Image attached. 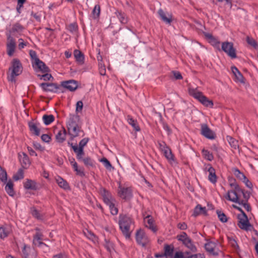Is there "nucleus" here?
I'll list each match as a JSON object with an SVG mask.
<instances>
[{
	"mask_svg": "<svg viewBox=\"0 0 258 258\" xmlns=\"http://www.w3.org/2000/svg\"><path fill=\"white\" fill-rule=\"evenodd\" d=\"M230 186L232 189L228 191L225 198L242 206L247 211H250L251 207L247 203L250 198V193L244 192L236 183H230Z\"/></svg>",
	"mask_w": 258,
	"mask_h": 258,
	"instance_id": "f257e3e1",
	"label": "nucleus"
},
{
	"mask_svg": "<svg viewBox=\"0 0 258 258\" xmlns=\"http://www.w3.org/2000/svg\"><path fill=\"white\" fill-rule=\"evenodd\" d=\"M79 120L80 118L78 115H73L71 116L68 122V130L71 140L78 137L79 133L82 132L81 127L78 123Z\"/></svg>",
	"mask_w": 258,
	"mask_h": 258,
	"instance_id": "f03ea898",
	"label": "nucleus"
},
{
	"mask_svg": "<svg viewBox=\"0 0 258 258\" xmlns=\"http://www.w3.org/2000/svg\"><path fill=\"white\" fill-rule=\"evenodd\" d=\"M188 93L190 96L198 100L204 106L213 108L214 105L213 101L204 95L202 92L199 91L197 88H189Z\"/></svg>",
	"mask_w": 258,
	"mask_h": 258,
	"instance_id": "7ed1b4c3",
	"label": "nucleus"
},
{
	"mask_svg": "<svg viewBox=\"0 0 258 258\" xmlns=\"http://www.w3.org/2000/svg\"><path fill=\"white\" fill-rule=\"evenodd\" d=\"M132 224L133 220L131 217L125 215H120L119 220V227L126 238H130V237L131 233L130 228Z\"/></svg>",
	"mask_w": 258,
	"mask_h": 258,
	"instance_id": "20e7f679",
	"label": "nucleus"
},
{
	"mask_svg": "<svg viewBox=\"0 0 258 258\" xmlns=\"http://www.w3.org/2000/svg\"><path fill=\"white\" fill-rule=\"evenodd\" d=\"M233 207L241 212V214L238 215L239 227L242 229L248 230L250 229L251 225L249 222L248 218L245 213L242 211L241 208L237 206H233Z\"/></svg>",
	"mask_w": 258,
	"mask_h": 258,
	"instance_id": "39448f33",
	"label": "nucleus"
},
{
	"mask_svg": "<svg viewBox=\"0 0 258 258\" xmlns=\"http://www.w3.org/2000/svg\"><path fill=\"white\" fill-rule=\"evenodd\" d=\"M11 70L12 72L9 80L13 82L15 81V77L20 75L22 72V66L19 59L15 58L13 60L12 67L10 68V70Z\"/></svg>",
	"mask_w": 258,
	"mask_h": 258,
	"instance_id": "423d86ee",
	"label": "nucleus"
},
{
	"mask_svg": "<svg viewBox=\"0 0 258 258\" xmlns=\"http://www.w3.org/2000/svg\"><path fill=\"white\" fill-rule=\"evenodd\" d=\"M221 50L223 51L231 58L236 57V49L233 46V43L231 42L225 41L222 43Z\"/></svg>",
	"mask_w": 258,
	"mask_h": 258,
	"instance_id": "0eeeda50",
	"label": "nucleus"
},
{
	"mask_svg": "<svg viewBox=\"0 0 258 258\" xmlns=\"http://www.w3.org/2000/svg\"><path fill=\"white\" fill-rule=\"evenodd\" d=\"M136 239L137 243L142 246L147 245L150 242L149 238L144 231L142 229H139L136 232Z\"/></svg>",
	"mask_w": 258,
	"mask_h": 258,
	"instance_id": "6e6552de",
	"label": "nucleus"
},
{
	"mask_svg": "<svg viewBox=\"0 0 258 258\" xmlns=\"http://www.w3.org/2000/svg\"><path fill=\"white\" fill-rule=\"evenodd\" d=\"M144 223L146 227L151 230L153 232H156L157 229L155 225V221L151 215H147L144 218Z\"/></svg>",
	"mask_w": 258,
	"mask_h": 258,
	"instance_id": "1a4fd4ad",
	"label": "nucleus"
},
{
	"mask_svg": "<svg viewBox=\"0 0 258 258\" xmlns=\"http://www.w3.org/2000/svg\"><path fill=\"white\" fill-rule=\"evenodd\" d=\"M201 134L209 139L212 140L215 138V133L205 123L201 124Z\"/></svg>",
	"mask_w": 258,
	"mask_h": 258,
	"instance_id": "9d476101",
	"label": "nucleus"
},
{
	"mask_svg": "<svg viewBox=\"0 0 258 258\" xmlns=\"http://www.w3.org/2000/svg\"><path fill=\"white\" fill-rule=\"evenodd\" d=\"M118 194L119 197L123 199L127 200L132 197V191L130 187H123L119 186Z\"/></svg>",
	"mask_w": 258,
	"mask_h": 258,
	"instance_id": "9b49d317",
	"label": "nucleus"
},
{
	"mask_svg": "<svg viewBox=\"0 0 258 258\" xmlns=\"http://www.w3.org/2000/svg\"><path fill=\"white\" fill-rule=\"evenodd\" d=\"M99 193L103 198L104 203L107 205L111 202H115L110 193L104 188L101 187L99 189Z\"/></svg>",
	"mask_w": 258,
	"mask_h": 258,
	"instance_id": "f8f14e48",
	"label": "nucleus"
},
{
	"mask_svg": "<svg viewBox=\"0 0 258 258\" xmlns=\"http://www.w3.org/2000/svg\"><path fill=\"white\" fill-rule=\"evenodd\" d=\"M37 231H39L38 229H36ZM42 235V234L38 231L36 234L34 236L33 242V244L37 246L42 247L45 249L47 248V245L41 241Z\"/></svg>",
	"mask_w": 258,
	"mask_h": 258,
	"instance_id": "ddd939ff",
	"label": "nucleus"
},
{
	"mask_svg": "<svg viewBox=\"0 0 258 258\" xmlns=\"http://www.w3.org/2000/svg\"><path fill=\"white\" fill-rule=\"evenodd\" d=\"M24 258H36V253L33 248L24 244L22 249Z\"/></svg>",
	"mask_w": 258,
	"mask_h": 258,
	"instance_id": "4468645a",
	"label": "nucleus"
},
{
	"mask_svg": "<svg viewBox=\"0 0 258 258\" xmlns=\"http://www.w3.org/2000/svg\"><path fill=\"white\" fill-rule=\"evenodd\" d=\"M8 42L7 44V53L10 56H12L15 51L16 48V43L14 39L11 36L8 37Z\"/></svg>",
	"mask_w": 258,
	"mask_h": 258,
	"instance_id": "2eb2a0df",
	"label": "nucleus"
},
{
	"mask_svg": "<svg viewBox=\"0 0 258 258\" xmlns=\"http://www.w3.org/2000/svg\"><path fill=\"white\" fill-rule=\"evenodd\" d=\"M205 37L209 40V42L212 45L221 50L220 46V42L215 37H214L211 34L205 32L204 33Z\"/></svg>",
	"mask_w": 258,
	"mask_h": 258,
	"instance_id": "dca6fc26",
	"label": "nucleus"
},
{
	"mask_svg": "<svg viewBox=\"0 0 258 258\" xmlns=\"http://www.w3.org/2000/svg\"><path fill=\"white\" fill-rule=\"evenodd\" d=\"M205 170L209 172L208 179L209 181L213 183H215L217 182V176L215 169L211 165L208 164L206 166Z\"/></svg>",
	"mask_w": 258,
	"mask_h": 258,
	"instance_id": "f3484780",
	"label": "nucleus"
},
{
	"mask_svg": "<svg viewBox=\"0 0 258 258\" xmlns=\"http://www.w3.org/2000/svg\"><path fill=\"white\" fill-rule=\"evenodd\" d=\"M165 157V158L168 160V162L172 166H176L177 164L176 160L175 159L174 156L172 154L171 149L168 148L162 152Z\"/></svg>",
	"mask_w": 258,
	"mask_h": 258,
	"instance_id": "a211bd4d",
	"label": "nucleus"
},
{
	"mask_svg": "<svg viewBox=\"0 0 258 258\" xmlns=\"http://www.w3.org/2000/svg\"><path fill=\"white\" fill-rule=\"evenodd\" d=\"M42 89L46 92H56L59 87L54 83H41L40 85Z\"/></svg>",
	"mask_w": 258,
	"mask_h": 258,
	"instance_id": "6ab92c4d",
	"label": "nucleus"
},
{
	"mask_svg": "<svg viewBox=\"0 0 258 258\" xmlns=\"http://www.w3.org/2000/svg\"><path fill=\"white\" fill-rule=\"evenodd\" d=\"M206 250L210 253L217 255L218 254V249L217 248V245L215 242L210 241L206 243L205 245Z\"/></svg>",
	"mask_w": 258,
	"mask_h": 258,
	"instance_id": "aec40b11",
	"label": "nucleus"
},
{
	"mask_svg": "<svg viewBox=\"0 0 258 258\" xmlns=\"http://www.w3.org/2000/svg\"><path fill=\"white\" fill-rule=\"evenodd\" d=\"M61 85L63 87L67 89L70 91H74L78 88V83L74 80H69L61 82Z\"/></svg>",
	"mask_w": 258,
	"mask_h": 258,
	"instance_id": "412c9836",
	"label": "nucleus"
},
{
	"mask_svg": "<svg viewBox=\"0 0 258 258\" xmlns=\"http://www.w3.org/2000/svg\"><path fill=\"white\" fill-rule=\"evenodd\" d=\"M19 160L23 168H27L31 164L29 158L27 154L25 153H22L19 154Z\"/></svg>",
	"mask_w": 258,
	"mask_h": 258,
	"instance_id": "4be33fe9",
	"label": "nucleus"
},
{
	"mask_svg": "<svg viewBox=\"0 0 258 258\" xmlns=\"http://www.w3.org/2000/svg\"><path fill=\"white\" fill-rule=\"evenodd\" d=\"M24 187L26 189L36 190L37 184L35 180L26 179L23 183Z\"/></svg>",
	"mask_w": 258,
	"mask_h": 258,
	"instance_id": "5701e85b",
	"label": "nucleus"
},
{
	"mask_svg": "<svg viewBox=\"0 0 258 258\" xmlns=\"http://www.w3.org/2000/svg\"><path fill=\"white\" fill-rule=\"evenodd\" d=\"M68 145H70L73 149L74 152L77 155V158L79 160H83V157L84 155V149H78L77 146L73 145L72 143L68 142Z\"/></svg>",
	"mask_w": 258,
	"mask_h": 258,
	"instance_id": "b1692460",
	"label": "nucleus"
},
{
	"mask_svg": "<svg viewBox=\"0 0 258 258\" xmlns=\"http://www.w3.org/2000/svg\"><path fill=\"white\" fill-rule=\"evenodd\" d=\"M67 135V132L63 127L58 131L55 135V138L57 142L62 143L65 140Z\"/></svg>",
	"mask_w": 258,
	"mask_h": 258,
	"instance_id": "393cba45",
	"label": "nucleus"
},
{
	"mask_svg": "<svg viewBox=\"0 0 258 258\" xmlns=\"http://www.w3.org/2000/svg\"><path fill=\"white\" fill-rule=\"evenodd\" d=\"M34 65L36 66L43 73H48L49 71V68L40 59H37V61L33 64V66Z\"/></svg>",
	"mask_w": 258,
	"mask_h": 258,
	"instance_id": "a878e982",
	"label": "nucleus"
},
{
	"mask_svg": "<svg viewBox=\"0 0 258 258\" xmlns=\"http://www.w3.org/2000/svg\"><path fill=\"white\" fill-rule=\"evenodd\" d=\"M39 123H36L33 122L29 123V127L30 132L34 135L37 136L40 135V128L39 127Z\"/></svg>",
	"mask_w": 258,
	"mask_h": 258,
	"instance_id": "bb28decb",
	"label": "nucleus"
},
{
	"mask_svg": "<svg viewBox=\"0 0 258 258\" xmlns=\"http://www.w3.org/2000/svg\"><path fill=\"white\" fill-rule=\"evenodd\" d=\"M55 181L60 187L63 188L64 189H70V186L68 183L61 177H56Z\"/></svg>",
	"mask_w": 258,
	"mask_h": 258,
	"instance_id": "cd10ccee",
	"label": "nucleus"
},
{
	"mask_svg": "<svg viewBox=\"0 0 258 258\" xmlns=\"http://www.w3.org/2000/svg\"><path fill=\"white\" fill-rule=\"evenodd\" d=\"M207 211L206 207H202L200 205H198L194 209L192 216L197 217L200 215H206Z\"/></svg>",
	"mask_w": 258,
	"mask_h": 258,
	"instance_id": "c85d7f7f",
	"label": "nucleus"
},
{
	"mask_svg": "<svg viewBox=\"0 0 258 258\" xmlns=\"http://www.w3.org/2000/svg\"><path fill=\"white\" fill-rule=\"evenodd\" d=\"M127 121L133 127L135 131L136 132L140 131V127L138 124L137 121L133 119V118L129 115L127 116Z\"/></svg>",
	"mask_w": 258,
	"mask_h": 258,
	"instance_id": "c756f323",
	"label": "nucleus"
},
{
	"mask_svg": "<svg viewBox=\"0 0 258 258\" xmlns=\"http://www.w3.org/2000/svg\"><path fill=\"white\" fill-rule=\"evenodd\" d=\"M231 70L237 81L240 83H244L243 77L238 70L235 67H232Z\"/></svg>",
	"mask_w": 258,
	"mask_h": 258,
	"instance_id": "7c9ffc66",
	"label": "nucleus"
},
{
	"mask_svg": "<svg viewBox=\"0 0 258 258\" xmlns=\"http://www.w3.org/2000/svg\"><path fill=\"white\" fill-rule=\"evenodd\" d=\"M115 14L121 23L123 24L127 23V18L124 13L117 10L115 12Z\"/></svg>",
	"mask_w": 258,
	"mask_h": 258,
	"instance_id": "2f4dec72",
	"label": "nucleus"
},
{
	"mask_svg": "<svg viewBox=\"0 0 258 258\" xmlns=\"http://www.w3.org/2000/svg\"><path fill=\"white\" fill-rule=\"evenodd\" d=\"M13 186L14 184L11 180L8 181L5 186V190L7 193L11 197H13L15 195Z\"/></svg>",
	"mask_w": 258,
	"mask_h": 258,
	"instance_id": "473e14b6",
	"label": "nucleus"
},
{
	"mask_svg": "<svg viewBox=\"0 0 258 258\" xmlns=\"http://www.w3.org/2000/svg\"><path fill=\"white\" fill-rule=\"evenodd\" d=\"M174 251V248L171 245H166L164 247V253L163 255H165L166 257H172L173 255Z\"/></svg>",
	"mask_w": 258,
	"mask_h": 258,
	"instance_id": "72a5a7b5",
	"label": "nucleus"
},
{
	"mask_svg": "<svg viewBox=\"0 0 258 258\" xmlns=\"http://www.w3.org/2000/svg\"><path fill=\"white\" fill-rule=\"evenodd\" d=\"M183 244L189 249L191 251L195 252L197 250L196 247L192 243L191 239L189 237L186 239L183 242Z\"/></svg>",
	"mask_w": 258,
	"mask_h": 258,
	"instance_id": "f704fd0d",
	"label": "nucleus"
},
{
	"mask_svg": "<svg viewBox=\"0 0 258 258\" xmlns=\"http://www.w3.org/2000/svg\"><path fill=\"white\" fill-rule=\"evenodd\" d=\"M158 14L160 15L162 20L165 23L167 24H170L171 22V16H169L168 17H166V14L164 12V11L160 9L158 11Z\"/></svg>",
	"mask_w": 258,
	"mask_h": 258,
	"instance_id": "c9c22d12",
	"label": "nucleus"
},
{
	"mask_svg": "<svg viewBox=\"0 0 258 258\" xmlns=\"http://www.w3.org/2000/svg\"><path fill=\"white\" fill-rule=\"evenodd\" d=\"M202 153L203 158L208 160V161H212L214 159V156L210 151L205 149H203L202 151Z\"/></svg>",
	"mask_w": 258,
	"mask_h": 258,
	"instance_id": "e433bc0d",
	"label": "nucleus"
},
{
	"mask_svg": "<svg viewBox=\"0 0 258 258\" xmlns=\"http://www.w3.org/2000/svg\"><path fill=\"white\" fill-rule=\"evenodd\" d=\"M75 57L78 62L80 63H83L84 62V57L83 53L78 50H75L74 51Z\"/></svg>",
	"mask_w": 258,
	"mask_h": 258,
	"instance_id": "4c0bfd02",
	"label": "nucleus"
},
{
	"mask_svg": "<svg viewBox=\"0 0 258 258\" xmlns=\"http://www.w3.org/2000/svg\"><path fill=\"white\" fill-rule=\"evenodd\" d=\"M42 119L45 125H48L52 122L54 120V117L53 115H46L45 114L42 117Z\"/></svg>",
	"mask_w": 258,
	"mask_h": 258,
	"instance_id": "58836bf2",
	"label": "nucleus"
},
{
	"mask_svg": "<svg viewBox=\"0 0 258 258\" xmlns=\"http://www.w3.org/2000/svg\"><path fill=\"white\" fill-rule=\"evenodd\" d=\"M232 171L234 175L239 180L241 181H242L243 180H245L246 176L243 173L241 172L240 170L237 168H234L232 170Z\"/></svg>",
	"mask_w": 258,
	"mask_h": 258,
	"instance_id": "ea45409f",
	"label": "nucleus"
},
{
	"mask_svg": "<svg viewBox=\"0 0 258 258\" xmlns=\"http://www.w3.org/2000/svg\"><path fill=\"white\" fill-rule=\"evenodd\" d=\"M0 180L3 182L7 180V174L6 171L0 166Z\"/></svg>",
	"mask_w": 258,
	"mask_h": 258,
	"instance_id": "a19ab883",
	"label": "nucleus"
},
{
	"mask_svg": "<svg viewBox=\"0 0 258 258\" xmlns=\"http://www.w3.org/2000/svg\"><path fill=\"white\" fill-rule=\"evenodd\" d=\"M115 202H111L110 203L107 204L109 206L111 213L113 215H116L118 213V209L115 206Z\"/></svg>",
	"mask_w": 258,
	"mask_h": 258,
	"instance_id": "79ce46f5",
	"label": "nucleus"
},
{
	"mask_svg": "<svg viewBox=\"0 0 258 258\" xmlns=\"http://www.w3.org/2000/svg\"><path fill=\"white\" fill-rule=\"evenodd\" d=\"M100 13V7L99 5L95 6L93 11L92 15L94 18L96 19L99 17Z\"/></svg>",
	"mask_w": 258,
	"mask_h": 258,
	"instance_id": "37998d69",
	"label": "nucleus"
},
{
	"mask_svg": "<svg viewBox=\"0 0 258 258\" xmlns=\"http://www.w3.org/2000/svg\"><path fill=\"white\" fill-rule=\"evenodd\" d=\"M24 178V172L22 169H19L17 173L13 176V178L15 180L23 179Z\"/></svg>",
	"mask_w": 258,
	"mask_h": 258,
	"instance_id": "c03bdc74",
	"label": "nucleus"
},
{
	"mask_svg": "<svg viewBox=\"0 0 258 258\" xmlns=\"http://www.w3.org/2000/svg\"><path fill=\"white\" fill-rule=\"evenodd\" d=\"M100 162L102 163L105 167L107 169L113 168L110 162L106 158H103L100 159Z\"/></svg>",
	"mask_w": 258,
	"mask_h": 258,
	"instance_id": "a18cd8bd",
	"label": "nucleus"
},
{
	"mask_svg": "<svg viewBox=\"0 0 258 258\" xmlns=\"http://www.w3.org/2000/svg\"><path fill=\"white\" fill-rule=\"evenodd\" d=\"M246 41L249 45L252 46L253 48L255 49L258 48V45L256 41L252 38L247 37Z\"/></svg>",
	"mask_w": 258,
	"mask_h": 258,
	"instance_id": "49530a36",
	"label": "nucleus"
},
{
	"mask_svg": "<svg viewBox=\"0 0 258 258\" xmlns=\"http://www.w3.org/2000/svg\"><path fill=\"white\" fill-rule=\"evenodd\" d=\"M99 61V70L101 75L104 76L106 74V69L105 66L102 63V60L98 59Z\"/></svg>",
	"mask_w": 258,
	"mask_h": 258,
	"instance_id": "de8ad7c7",
	"label": "nucleus"
},
{
	"mask_svg": "<svg viewBox=\"0 0 258 258\" xmlns=\"http://www.w3.org/2000/svg\"><path fill=\"white\" fill-rule=\"evenodd\" d=\"M217 214L219 220L222 222H226L227 221V218L226 216L222 212L220 211H217Z\"/></svg>",
	"mask_w": 258,
	"mask_h": 258,
	"instance_id": "09e8293b",
	"label": "nucleus"
},
{
	"mask_svg": "<svg viewBox=\"0 0 258 258\" xmlns=\"http://www.w3.org/2000/svg\"><path fill=\"white\" fill-rule=\"evenodd\" d=\"M84 234L89 239L94 241L95 240V235L91 231L87 230L83 231Z\"/></svg>",
	"mask_w": 258,
	"mask_h": 258,
	"instance_id": "8fccbe9b",
	"label": "nucleus"
},
{
	"mask_svg": "<svg viewBox=\"0 0 258 258\" xmlns=\"http://www.w3.org/2000/svg\"><path fill=\"white\" fill-rule=\"evenodd\" d=\"M29 54L32 59V62L33 64L36 61H37V59H39V58L37 57V54L35 51L33 50H30L29 51Z\"/></svg>",
	"mask_w": 258,
	"mask_h": 258,
	"instance_id": "3c124183",
	"label": "nucleus"
},
{
	"mask_svg": "<svg viewBox=\"0 0 258 258\" xmlns=\"http://www.w3.org/2000/svg\"><path fill=\"white\" fill-rule=\"evenodd\" d=\"M68 29L70 32L74 33L78 30V26L75 23L71 24L68 26Z\"/></svg>",
	"mask_w": 258,
	"mask_h": 258,
	"instance_id": "603ef678",
	"label": "nucleus"
},
{
	"mask_svg": "<svg viewBox=\"0 0 258 258\" xmlns=\"http://www.w3.org/2000/svg\"><path fill=\"white\" fill-rule=\"evenodd\" d=\"M9 234V232L4 227L0 228V237L4 239L7 237Z\"/></svg>",
	"mask_w": 258,
	"mask_h": 258,
	"instance_id": "864d4df0",
	"label": "nucleus"
},
{
	"mask_svg": "<svg viewBox=\"0 0 258 258\" xmlns=\"http://www.w3.org/2000/svg\"><path fill=\"white\" fill-rule=\"evenodd\" d=\"M189 237L187 236L186 233L182 232L180 235L177 236V238L179 241L183 242L186 239L188 238Z\"/></svg>",
	"mask_w": 258,
	"mask_h": 258,
	"instance_id": "5fc2aeb1",
	"label": "nucleus"
},
{
	"mask_svg": "<svg viewBox=\"0 0 258 258\" xmlns=\"http://www.w3.org/2000/svg\"><path fill=\"white\" fill-rule=\"evenodd\" d=\"M227 139L229 144L232 147H233L234 149H236L237 147H238L237 142L236 140L230 137H228Z\"/></svg>",
	"mask_w": 258,
	"mask_h": 258,
	"instance_id": "6e6d98bb",
	"label": "nucleus"
},
{
	"mask_svg": "<svg viewBox=\"0 0 258 258\" xmlns=\"http://www.w3.org/2000/svg\"><path fill=\"white\" fill-rule=\"evenodd\" d=\"M160 150L162 152L163 151L167 149L169 147L163 141H159L158 142Z\"/></svg>",
	"mask_w": 258,
	"mask_h": 258,
	"instance_id": "4d7b16f0",
	"label": "nucleus"
},
{
	"mask_svg": "<svg viewBox=\"0 0 258 258\" xmlns=\"http://www.w3.org/2000/svg\"><path fill=\"white\" fill-rule=\"evenodd\" d=\"M89 141L88 138L83 139L79 143L78 149H83Z\"/></svg>",
	"mask_w": 258,
	"mask_h": 258,
	"instance_id": "13d9d810",
	"label": "nucleus"
},
{
	"mask_svg": "<svg viewBox=\"0 0 258 258\" xmlns=\"http://www.w3.org/2000/svg\"><path fill=\"white\" fill-rule=\"evenodd\" d=\"M84 164L86 166H92L93 163L92 160L90 157H86L83 159Z\"/></svg>",
	"mask_w": 258,
	"mask_h": 258,
	"instance_id": "bf43d9fd",
	"label": "nucleus"
},
{
	"mask_svg": "<svg viewBox=\"0 0 258 258\" xmlns=\"http://www.w3.org/2000/svg\"><path fill=\"white\" fill-rule=\"evenodd\" d=\"M39 76L40 77V79L43 80L44 81H49L51 79H53L51 75L47 73L41 76L39 75Z\"/></svg>",
	"mask_w": 258,
	"mask_h": 258,
	"instance_id": "052dcab7",
	"label": "nucleus"
},
{
	"mask_svg": "<svg viewBox=\"0 0 258 258\" xmlns=\"http://www.w3.org/2000/svg\"><path fill=\"white\" fill-rule=\"evenodd\" d=\"M31 214L36 218L38 219H41L40 215L39 212L34 208L31 209Z\"/></svg>",
	"mask_w": 258,
	"mask_h": 258,
	"instance_id": "680f3d73",
	"label": "nucleus"
},
{
	"mask_svg": "<svg viewBox=\"0 0 258 258\" xmlns=\"http://www.w3.org/2000/svg\"><path fill=\"white\" fill-rule=\"evenodd\" d=\"M23 27L19 24H16L13 25L12 27V31L13 32H19L22 31Z\"/></svg>",
	"mask_w": 258,
	"mask_h": 258,
	"instance_id": "e2e57ef3",
	"label": "nucleus"
},
{
	"mask_svg": "<svg viewBox=\"0 0 258 258\" xmlns=\"http://www.w3.org/2000/svg\"><path fill=\"white\" fill-rule=\"evenodd\" d=\"M83 103L82 101H79L76 103V111L78 112H81L83 109Z\"/></svg>",
	"mask_w": 258,
	"mask_h": 258,
	"instance_id": "0e129e2a",
	"label": "nucleus"
},
{
	"mask_svg": "<svg viewBox=\"0 0 258 258\" xmlns=\"http://www.w3.org/2000/svg\"><path fill=\"white\" fill-rule=\"evenodd\" d=\"M42 140L46 143H49L50 141V137L47 134H43L41 137Z\"/></svg>",
	"mask_w": 258,
	"mask_h": 258,
	"instance_id": "69168bd1",
	"label": "nucleus"
},
{
	"mask_svg": "<svg viewBox=\"0 0 258 258\" xmlns=\"http://www.w3.org/2000/svg\"><path fill=\"white\" fill-rule=\"evenodd\" d=\"M172 74H173L174 77L175 78V79H176V80L182 79V77L181 74L179 72L173 71L172 72Z\"/></svg>",
	"mask_w": 258,
	"mask_h": 258,
	"instance_id": "338daca9",
	"label": "nucleus"
},
{
	"mask_svg": "<svg viewBox=\"0 0 258 258\" xmlns=\"http://www.w3.org/2000/svg\"><path fill=\"white\" fill-rule=\"evenodd\" d=\"M187 258H205L204 255L201 253L192 254Z\"/></svg>",
	"mask_w": 258,
	"mask_h": 258,
	"instance_id": "774afa93",
	"label": "nucleus"
}]
</instances>
